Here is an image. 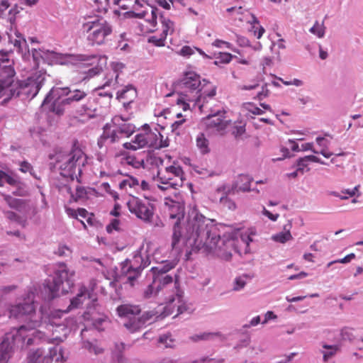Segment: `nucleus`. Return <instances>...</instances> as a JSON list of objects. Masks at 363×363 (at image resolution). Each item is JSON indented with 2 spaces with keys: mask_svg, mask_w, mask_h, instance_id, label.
Wrapping results in <instances>:
<instances>
[{
  "mask_svg": "<svg viewBox=\"0 0 363 363\" xmlns=\"http://www.w3.org/2000/svg\"><path fill=\"white\" fill-rule=\"evenodd\" d=\"M160 19L163 27L162 33L164 35V37H167L169 31L173 32L174 30V22L169 18H166L162 13H160Z\"/></svg>",
  "mask_w": 363,
  "mask_h": 363,
  "instance_id": "c756f323",
  "label": "nucleus"
},
{
  "mask_svg": "<svg viewBox=\"0 0 363 363\" xmlns=\"http://www.w3.org/2000/svg\"><path fill=\"white\" fill-rule=\"evenodd\" d=\"M101 140L111 139L112 143L116 142L119 139L116 130H111V125L106 123L104 127V133L101 136Z\"/></svg>",
  "mask_w": 363,
  "mask_h": 363,
  "instance_id": "a878e982",
  "label": "nucleus"
},
{
  "mask_svg": "<svg viewBox=\"0 0 363 363\" xmlns=\"http://www.w3.org/2000/svg\"><path fill=\"white\" fill-rule=\"evenodd\" d=\"M245 133V125H235L233 127L232 134L236 139L241 138L242 135Z\"/></svg>",
  "mask_w": 363,
  "mask_h": 363,
  "instance_id": "de8ad7c7",
  "label": "nucleus"
},
{
  "mask_svg": "<svg viewBox=\"0 0 363 363\" xmlns=\"http://www.w3.org/2000/svg\"><path fill=\"white\" fill-rule=\"evenodd\" d=\"M136 96L137 90L132 84H128L124 86L122 90L118 91L116 94V99L118 101H121V99L134 101Z\"/></svg>",
  "mask_w": 363,
  "mask_h": 363,
  "instance_id": "5701e85b",
  "label": "nucleus"
},
{
  "mask_svg": "<svg viewBox=\"0 0 363 363\" xmlns=\"http://www.w3.org/2000/svg\"><path fill=\"white\" fill-rule=\"evenodd\" d=\"M176 265L174 261L164 260L159 266L151 269L153 282L157 285V291H160L166 285L172 283L173 278L167 272Z\"/></svg>",
  "mask_w": 363,
  "mask_h": 363,
  "instance_id": "9d476101",
  "label": "nucleus"
},
{
  "mask_svg": "<svg viewBox=\"0 0 363 363\" xmlns=\"http://www.w3.org/2000/svg\"><path fill=\"white\" fill-rule=\"evenodd\" d=\"M87 96L84 91L73 86L53 87L42 103V108L58 116L64 113L65 108L73 102H78Z\"/></svg>",
  "mask_w": 363,
  "mask_h": 363,
  "instance_id": "423d86ee",
  "label": "nucleus"
},
{
  "mask_svg": "<svg viewBox=\"0 0 363 363\" xmlns=\"http://www.w3.org/2000/svg\"><path fill=\"white\" fill-rule=\"evenodd\" d=\"M91 308H87V310L84 312V316L86 319H90L92 321L93 325L99 330H102L101 325L105 321V318L103 317L94 318L91 313Z\"/></svg>",
  "mask_w": 363,
  "mask_h": 363,
  "instance_id": "cd10ccee",
  "label": "nucleus"
},
{
  "mask_svg": "<svg viewBox=\"0 0 363 363\" xmlns=\"http://www.w3.org/2000/svg\"><path fill=\"white\" fill-rule=\"evenodd\" d=\"M15 35L17 38L13 42V46L16 48L18 52H23L27 48V42L23 34L18 31L15 32Z\"/></svg>",
  "mask_w": 363,
  "mask_h": 363,
  "instance_id": "bb28decb",
  "label": "nucleus"
},
{
  "mask_svg": "<svg viewBox=\"0 0 363 363\" xmlns=\"http://www.w3.org/2000/svg\"><path fill=\"white\" fill-rule=\"evenodd\" d=\"M157 285L153 281L148 285L147 288L144 291V297L148 298L153 294L156 295L159 291H157Z\"/></svg>",
  "mask_w": 363,
  "mask_h": 363,
  "instance_id": "49530a36",
  "label": "nucleus"
},
{
  "mask_svg": "<svg viewBox=\"0 0 363 363\" xmlns=\"http://www.w3.org/2000/svg\"><path fill=\"white\" fill-rule=\"evenodd\" d=\"M16 289H17V286L14 285V284L9 285V286H0V294H2V295L9 294L11 293L12 291H15Z\"/></svg>",
  "mask_w": 363,
  "mask_h": 363,
  "instance_id": "680f3d73",
  "label": "nucleus"
},
{
  "mask_svg": "<svg viewBox=\"0 0 363 363\" xmlns=\"http://www.w3.org/2000/svg\"><path fill=\"white\" fill-rule=\"evenodd\" d=\"M57 347H54L50 350V356L44 355L45 352L38 348L35 351H30L27 357L28 363H51L53 356L57 352Z\"/></svg>",
  "mask_w": 363,
  "mask_h": 363,
  "instance_id": "f3484780",
  "label": "nucleus"
},
{
  "mask_svg": "<svg viewBox=\"0 0 363 363\" xmlns=\"http://www.w3.org/2000/svg\"><path fill=\"white\" fill-rule=\"evenodd\" d=\"M5 183L16 187V190L13 191V194L15 196H25L28 194L26 184L22 182L17 175L9 174L3 170H0V186H3Z\"/></svg>",
  "mask_w": 363,
  "mask_h": 363,
  "instance_id": "f8f14e48",
  "label": "nucleus"
},
{
  "mask_svg": "<svg viewBox=\"0 0 363 363\" xmlns=\"http://www.w3.org/2000/svg\"><path fill=\"white\" fill-rule=\"evenodd\" d=\"M249 189L246 186H240L239 181H234L231 186L225 184L218 186L216 191L221 193L222 196H228L229 195H234L240 191L246 192Z\"/></svg>",
  "mask_w": 363,
  "mask_h": 363,
  "instance_id": "412c9836",
  "label": "nucleus"
},
{
  "mask_svg": "<svg viewBox=\"0 0 363 363\" xmlns=\"http://www.w3.org/2000/svg\"><path fill=\"white\" fill-rule=\"evenodd\" d=\"M20 166V171L22 172H29L30 174H33V167L29 162L23 161L21 163Z\"/></svg>",
  "mask_w": 363,
  "mask_h": 363,
  "instance_id": "e2e57ef3",
  "label": "nucleus"
},
{
  "mask_svg": "<svg viewBox=\"0 0 363 363\" xmlns=\"http://www.w3.org/2000/svg\"><path fill=\"white\" fill-rule=\"evenodd\" d=\"M45 52L41 50H32V57L34 62V67L38 68L40 62L44 60V55Z\"/></svg>",
  "mask_w": 363,
  "mask_h": 363,
  "instance_id": "e433bc0d",
  "label": "nucleus"
},
{
  "mask_svg": "<svg viewBox=\"0 0 363 363\" xmlns=\"http://www.w3.org/2000/svg\"><path fill=\"white\" fill-rule=\"evenodd\" d=\"M233 55L228 52H219L218 56L216 57V60L214 61V65H218L219 63L227 64L232 60Z\"/></svg>",
  "mask_w": 363,
  "mask_h": 363,
  "instance_id": "79ce46f5",
  "label": "nucleus"
},
{
  "mask_svg": "<svg viewBox=\"0 0 363 363\" xmlns=\"http://www.w3.org/2000/svg\"><path fill=\"white\" fill-rule=\"evenodd\" d=\"M83 28L88 33L87 40L92 45H104L111 40L113 26L104 18L95 17L83 24Z\"/></svg>",
  "mask_w": 363,
  "mask_h": 363,
  "instance_id": "6e6552de",
  "label": "nucleus"
},
{
  "mask_svg": "<svg viewBox=\"0 0 363 363\" xmlns=\"http://www.w3.org/2000/svg\"><path fill=\"white\" fill-rule=\"evenodd\" d=\"M247 106V110L255 115H262L264 113V111L261 108L256 106L252 103H249Z\"/></svg>",
  "mask_w": 363,
  "mask_h": 363,
  "instance_id": "0e129e2a",
  "label": "nucleus"
},
{
  "mask_svg": "<svg viewBox=\"0 0 363 363\" xmlns=\"http://www.w3.org/2000/svg\"><path fill=\"white\" fill-rule=\"evenodd\" d=\"M5 217L13 222L18 223L21 225L23 228L26 227L28 222L27 218L24 216H20L11 211H7L4 212Z\"/></svg>",
  "mask_w": 363,
  "mask_h": 363,
  "instance_id": "393cba45",
  "label": "nucleus"
},
{
  "mask_svg": "<svg viewBox=\"0 0 363 363\" xmlns=\"http://www.w3.org/2000/svg\"><path fill=\"white\" fill-rule=\"evenodd\" d=\"M133 143L137 145V147L143 148L148 145L149 140L146 133H140L135 136L134 139L133 140Z\"/></svg>",
  "mask_w": 363,
  "mask_h": 363,
  "instance_id": "f704fd0d",
  "label": "nucleus"
},
{
  "mask_svg": "<svg viewBox=\"0 0 363 363\" xmlns=\"http://www.w3.org/2000/svg\"><path fill=\"white\" fill-rule=\"evenodd\" d=\"M208 121V127L216 128L218 130H223L227 126V121L223 118V116L220 115L219 112L213 115H209Z\"/></svg>",
  "mask_w": 363,
  "mask_h": 363,
  "instance_id": "b1692460",
  "label": "nucleus"
},
{
  "mask_svg": "<svg viewBox=\"0 0 363 363\" xmlns=\"http://www.w3.org/2000/svg\"><path fill=\"white\" fill-rule=\"evenodd\" d=\"M82 347L87 350L90 353H94L96 355L101 354L104 352L101 347H99L98 345L88 340L83 342Z\"/></svg>",
  "mask_w": 363,
  "mask_h": 363,
  "instance_id": "473e14b6",
  "label": "nucleus"
},
{
  "mask_svg": "<svg viewBox=\"0 0 363 363\" xmlns=\"http://www.w3.org/2000/svg\"><path fill=\"white\" fill-rule=\"evenodd\" d=\"M33 297L34 294L29 293L27 299H24L23 302L11 306L10 308L9 313L11 316L16 318H22L26 316V320L27 321L26 325H22L18 328H13L11 329L19 330V335L22 337L19 341L13 340V339L9 341V343L11 344V354L14 347L23 348L25 345L28 347L38 344L43 335L37 330L28 333L35 328L40 327L42 324L40 315L35 313Z\"/></svg>",
  "mask_w": 363,
  "mask_h": 363,
  "instance_id": "7ed1b4c3",
  "label": "nucleus"
},
{
  "mask_svg": "<svg viewBox=\"0 0 363 363\" xmlns=\"http://www.w3.org/2000/svg\"><path fill=\"white\" fill-rule=\"evenodd\" d=\"M180 55L189 57L194 53V50L189 46L185 45L180 50Z\"/></svg>",
  "mask_w": 363,
  "mask_h": 363,
  "instance_id": "69168bd1",
  "label": "nucleus"
},
{
  "mask_svg": "<svg viewBox=\"0 0 363 363\" xmlns=\"http://www.w3.org/2000/svg\"><path fill=\"white\" fill-rule=\"evenodd\" d=\"M150 262L147 256L144 259L141 255V250H137L131 259H126L122 266V271L125 272L126 267L131 269L143 270L150 264Z\"/></svg>",
  "mask_w": 363,
  "mask_h": 363,
  "instance_id": "dca6fc26",
  "label": "nucleus"
},
{
  "mask_svg": "<svg viewBox=\"0 0 363 363\" xmlns=\"http://www.w3.org/2000/svg\"><path fill=\"white\" fill-rule=\"evenodd\" d=\"M130 212L145 223H150L155 214V206L152 203L133 196L127 203Z\"/></svg>",
  "mask_w": 363,
  "mask_h": 363,
  "instance_id": "1a4fd4ad",
  "label": "nucleus"
},
{
  "mask_svg": "<svg viewBox=\"0 0 363 363\" xmlns=\"http://www.w3.org/2000/svg\"><path fill=\"white\" fill-rule=\"evenodd\" d=\"M219 202L229 210L234 211L236 208L235 203L228 196H221L219 199Z\"/></svg>",
  "mask_w": 363,
  "mask_h": 363,
  "instance_id": "a19ab883",
  "label": "nucleus"
},
{
  "mask_svg": "<svg viewBox=\"0 0 363 363\" xmlns=\"http://www.w3.org/2000/svg\"><path fill=\"white\" fill-rule=\"evenodd\" d=\"M128 121V118H123V116H116L111 120L114 125L116 126L117 134H121L125 137L130 136L136 130V127L133 123H121L126 122Z\"/></svg>",
  "mask_w": 363,
  "mask_h": 363,
  "instance_id": "a211bd4d",
  "label": "nucleus"
},
{
  "mask_svg": "<svg viewBox=\"0 0 363 363\" xmlns=\"http://www.w3.org/2000/svg\"><path fill=\"white\" fill-rule=\"evenodd\" d=\"M247 278H250V276L246 274H242V276H240L238 277H236L234 281L233 290L238 291L242 289L246 285Z\"/></svg>",
  "mask_w": 363,
  "mask_h": 363,
  "instance_id": "4c0bfd02",
  "label": "nucleus"
},
{
  "mask_svg": "<svg viewBox=\"0 0 363 363\" xmlns=\"http://www.w3.org/2000/svg\"><path fill=\"white\" fill-rule=\"evenodd\" d=\"M119 225H120V220L118 219H116V218L112 219L111 223L106 226L107 233H111L113 230L119 231L120 230Z\"/></svg>",
  "mask_w": 363,
  "mask_h": 363,
  "instance_id": "3c124183",
  "label": "nucleus"
},
{
  "mask_svg": "<svg viewBox=\"0 0 363 363\" xmlns=\"http://www.w3.org/2000/svg\"><path fill=\"white\" fill-rule=\"evenodd\" d=\"M166 37L162 33L160 38H157V36H151L149 38V42L153 43L156 46H164V40Z\"/></svg>",
  "mask_w": 363,
  "mask_h": 363,
  "instance_id": "603ef678",
  "label": "nucleus"
},
{
  "mask_svg": "<svg viewBox=\"0 0 363 363\" xmlns=\"http://www.w3.org/2000/svg\"><path fill=\"white\" fill-rule=\"evenodd\" d=\"M149 140L148 145L150 147H155L157 143V135L156 133L151 131L150 133H146Z\"/></svg>",
  "mask_w": 363,
  "mask_h": 363,
  "instance_id": "4d7b16f0",
  "label": "nucleus"
},
{
  "mask_svg": "<svg viewBox=\"0 0 363 363\" xmlns=\"http://www.w3.org/2000/svg\"><path fill=\"white\" fill-rule=\"evenodd\" d=\"M159 342L164 345L166 347H172L173 340L171 338V335L169 333L164 334L160 336Z\"/></svg>",
  "mask_w": 363,
  "mask_h": 363,
  "instance_id": "09e8293b",
  "label": "nucleus"
},
{
  "mask_svg": "<svg viewBox=\"0 0 363 363\" xmlns=\"http://www.w3.org/2000/svg\"><path fill=\"white\" fill-rule=\"evenodd\" d=\"M237 42L242 47L250 46V40L245 36L237 35Z\"/></svg>",
  "mask_w": 363,
  "mask_h": 363,
  "instance_id": "774afa93",
  "label": "nucleus"
},
{
  "mask_svg": "<svg viewBox=\"0 0 363 363\" xmlns=\"http://www.w3.org/2000/svg\"><path fill=\"white\" fill-rule=\"evenodd\" d=\"M200 78V76L195 72H186L179 82L178 86L181 89H186L190 91H196L198 94L201 91V89H200L201 84Z\"/></svg>",
  "mask_w": 363,
  "mask_h": 363,
  "instance_id": "2eb2a0df",
  "label": "nucleus"
},
{
  "mask_svg": "<svg viewBox=\"0 0 363 363\" xmlns=\"http://www.w3.org/2000/svg\"><path fill=\"white\" fill-rule=\"evenodd\" d=\"M90 298V294L86 287L84 286H80L77 296L71 299L70 305L69 306L68 309L71 310L73 308H79L86 298Z\"/></svg>",
  "mask_w": 363,
  "mask_h": 363,
  "instance_id": "4be33fe9",
  "label": "nucleus"
},
{
  "mask_svg": "<svg viewBox=\"0 0 363 363\" xmlns=\"http://www.w3.org/2000/svg\"><path fill=\"white\" fill-rule=\"evenodd\" d=\"M252 178L247 174H240L235 181H239L240 186H246L249 190L247 192L251 191L250 183L252 181Z\"/></svg>",
  "mask_w": 363,
  "mask_h": 363,
  "instance_id": "37998d69",
  "label": "nucleus"
},
{
  "mask_svg": "<svg viewBox=\"0 0 363 363\" xmlns=\"http://www.w3.org/2000/svg\"><path fill=\"white\" fill-rule=\"evenodd\" d=\"M310 32L316 35L318 38H323L325 34V27L323 23L320 26L318 21H315V25L310 28Z\"/></svg>",
  "mask_w": 363,
  "mask_h": 363,
  "instance_id": "c03bdc74",
  "label": "nucleus"
},
{
  "mask_svg": "<svg viewBox=\"0 0 363 363\" xmlns=\"http://www.w3.org/2000/svg\"><path fill=\"white\" fill-rule=\"evenodd\" d=\"M125 347L126 345L123 342L115 343L113 354L116 357L118 363H123L122 353L125 350Z\"/></svg>",
  "mask_w": 363,
  "mask_h": 363,
  "instance_id": "7c9ffc66",
  "label": "nucleus"
},
{
  "mask_svg": "<svg viewBox=\"0 0 363 363\" xmlns=\"http://www.w3.org/2000/svg\"><path fill=\"white\" fill-rule=\"evenodd\" d=\"M71 250L66 245H60L55 252V254L60 257H67L70 255Z\"/></svg>",
  "mask_w": 363,
  "mask_h": 363,
  "instance_id": "864d4df0",
  "label": "nucleus"
},
{
  "mask_svg": "<svg viewBox=\"0 0 363 363\" xmlns=\"http://www.w3.org/2000/svg\"><path fill=\"white\" fill-rule=\"evenodd\" d=\"M75 272L69 269L65 263H60L54 271L52 279L45 280L40 294L43 299L50 301L71 291L74 285Z\"/></svg>",
  "mask_w": 363,
  "mask_h": 363,
  "instance_id": "20e7f679",
  "label": "nucleus"
},
{
  "mask_svg": "<svg viewBox=\"0 0 363 363\" xmlns=\"http://www.w3.org/2000/svg\"><path fill=\"white\" fill-rule=\"evenodd\" d=\"M354 258H355L354 253H350L342 259H336V260L330 262L327 264V267H330V266H332L333 264H335V263H342V264L349 263Z\"/></svg>",
  "mask_w": 363,
  "mask_h": 363,
  "instance_id": "a18cd8bd",
  "label": "nucleus"
},
{
  "mask_svg": "<svg viewBox=\"0 0 363 363\" xmlns=\"http://www.w3.org/2000/svg\"><path fill=\"white\" fill-rule=\"evenodd\" d=\"M141 309L139 306L122 304L116 308L118 316L127 318L124 327L131 333H137L150 324L156 315L153 311L144 312L140 315Z\"/></svg>",
  "mask_w": 363,
  "mask_h": 363,
  "instance_id": "0eeeda50",
  "label": "nucleus"
},
{
  "mask_svg": "<svg viewBox=\"0 0 363 363\" xmlns=\"http://www.w3.org/2000/svg\"><path fill=\"white\" fill-rule=\"evenodd\" d=\"M272 238L275 242L285 243L293 238L290 232H281L272 235Z\"/></svg>",
  "mask_w": 363,
  "mask_h": 363,
  "instance_id": "c9c22d12",
  "label": "nucleus"
},
{
  "mask_svg": "<svg viewBox=\"0 0 363 363\" xmlns=\"http://www.w3.org/2000/svg\"><path fill=\"white\" fill-rule=\"evenodd\" d=\"M19 330H11L6 333L1 339H0V362L6 363L11 357V344L10 340L13 339L16 341L21 340Z\"/></svg>",
  "mask_w": 363,
  "mask_h": 363,
  "instance_id": "ddd939ff",
  "label": "nucleus"
},
{
  "mask_svg": "<svg viewBox=\"0 0 363 363\" xmlns=\"http://www.w3.org/2000/svg\"><path fill=\"white\" fill-rule=\"evenodd\" d=\"M220 336V333H204L201 335H197L196 338L198 340H211L213 339L215 337Z\"/></svg>",
  "mask_w": 363,
  "mask_h": 363,
  "instance_id": "13d9d810",
  "label": "nucleus"
},
{
  "mask_svg": "<svg viewBox=\"0 0 363 363\" xmlns=\"http://www.w3.org/2000/svg\"><path fill=\"white\" fill-rule=\"evenodd\" d=\"M167 172H171L177 177H180L183 174V170L181 167H175L171 165L166 168Z\"/></svg>",
  "mask_w": 363,
  "mask_h": 363,
  "instance_id": "052dcab7",
  "label": "nucleus"
},
{
  "mask_svg": "<svg viewBox=\"0 0 363 363\" xmlns=\"http://www.w3.org/2000/svg\"><path fill=\"white\" fill-rule=\"evenodd\" d=\"M352 330L351 328L344 327L340 332L342 340L352 342L355 339Z\"/></svg>",
  "mask_w": 363,
  "mask_h": 363,
  "instance_id": "ea45409f",
  "label": "nucleus"
},
{
  "mask_svg": "<svg viewBox=\"0 0 363 363\" xmlns=\"http://www.w3.org/2000/svg\"><path fill=\"white\" fill-rule=\"evenodd\" d=\"M53 58L60 65H75L77 62L85 61L86 56L83 55L62 54L55 52H51Z\"/></svg>",
  "mask_w": 363,
  "mask_h": 363,
  "instance_id": "aec40b11",
  "label": "nucleus"
},
{
  "mask_svg": "<svg viewBox=\"0 0 363 363\" xmlns=\"http://www.w3.org/2000/svg\"><path fill=\"white\" fill-rule=\"evenodd\" d=\"M102 71V68L101 67H99L98 66H96L94 67H92L91 69H89L87 72H86V74H87V77H93L97 74H99Z\"/></svg>",
  "mask_w": 363,
  "mask_h": 363,
  "instance_id": "338daca9",
  "label": "nucleus"
},
{
  "mask_svg": "<svg viewBox=\"0 0 363 363\" xmlns=\"http://www.w3.org/2000/svg\"><path fill=\"white\" fill-rule=\"evenodd\" d=\"M3 196L4 200L11 208L15 209L21 213H26L30 209L28 200L16 199L7 194H4Z\"/></svg>",
  "mask_w": 363,
  "mask_h": 363,
  "instance_id": "6ab92c4d",
  "label": "nucleus"
},
{
  "mask_svg": "<svg viewBox=\"0 0 363 363\" xmlns=\"http://www.w3.org/2000/svg\"><path fill=\"white\" fill-rule=\"evenodd\" d=\"M269 93V90L267 89V84L266 83L262 86V91L257 94L256 99H257L259 101H262L264 98L268 96Z\"/></svg>",
  "mask_w": 363,
  "mask_h": 363,
  "instance_id": "bf43d9fd",
  "label": "nucleus"
},
{
  "mask_svg": "<svg viewBox=\"0 0 363 363\" xmlns=\"http://www.w3.org/2000/svg\"><path fill=\"white\" fill-rule=\"evenodd\" d=\"M184 204L179 202H173L169 208V219L176 220L173 225L172 250L180 251L179 242L182 240L184 245L189 249L186 250L187 255L200 250L209 253L218 250L224 251L228 259L232 255L228 250L234 245L238 236L247 245L252 241L249 235L242 236L238 229L232 230L229 227L221 236V231L226 226L215 224L213 220L206 218L195 208L189 212L183 228L181 220L184 219Z\"/></svg>",
  "mask_w": 363,
  "mask_h": 363,
  "instance_id": "f257e3e1",
  "label": "nucleus"
},
{
  "mask_svg": "<svg viewBox=\"0 0 363 363\" xmlns=\"http://www.w3.org/2000/svg\"><path fill=\"white\" fill-rule=\"evenodd\" d=\"M82 347L87 350L90 353H94L96 355L101 354L104 352L101 347H99L98 345L88 340L83 342Z\"/></svg>",
  "mask_w": 363,
  "mask_h": 363,
  "instance_id": "72a5a7b5",
  "label": "nucleus"
},
{
  "mask_svg": "<svg viewBox=\"0 0 363 363\" xmlns=\"http://www.w3.org/2000/svg\"><path fill=\"white\" fill-rule=\"evenodd\" d=\"M150 10L151 18H147V21H149L153 27H155L157 24L158 9L156 7L151 6Z\"/></svg>",
  "mask_w": 363,
  "mask_h": 363,
  "instance_id": "6e6d98bb",
  "label": "nucleus"
},
{
  "mask_svg": "<svg viewBox=\"0 0 363 363\" xmlns=\"http://www.w3.org/2000/svg\"><path fill=\"white\" fill-rule=\"evenodd\" d=\"M123 67V63H116L113 67V72L106 76L104 84L96 89L98 96L108 97L109 99L113 98L112 91L116 89L119 86L118 70Z\"/></svg>",
  "mask_w": 363,
  "mask_h": 363,
  "instance_id": "9b49d317",
  "label": "nucleus"
},
{
  "mask_svg": "<svg viewBox=\"0 0 363 363\" xmlns=\"http://www.w3.org/2000/svg\"><path fill=\"white\" fill-rule=\"evenodd\" d=\"M23 10V7L15 4L14 6L9 11V21L13 23L16 20V16Z\"/></svg>",
  "mask_w": 363,
  "mask_h": 363,
  "instance_id": "8fccbe9b",
  "label": "nucleus"
},
{
  "mask_svg": "<svg viewBox=\"0 0 363 363\" xmlns=\"http://www.w3.org/2000/svg\"><path fill=\"white\" fill-rule=\"evenodd\" d=\"M208 145V141L204 137V135L203 133L199 134L196 138V145L203 154H206L209 152Z\"/></svg>",
  "mask_w": 363,
  "mask_h": 363,
  "instance_id": "2f4dec72",
  "label": "nucleus"
},
{
  "mask_svg": "<svg viewBox=\"0 0 363 363\" xmlns=\"http://www.w3.org/2000/svg\"><path fill=\"white\" fill-rule=\"evenodd\" d=\"M308 163V162H307L305 157H300L298 160H297L296 166L297 167L298 171H300V173L303 174L304 169L305 167H307Z\"/></svg>",
  "mask_w": 363,
  "mask_h": 363,
  "instance_id": "5fc2aeb1",
  "label": "nucleus"
},
{
  "mask_svg": "<svg viewBox=\"0 0 363 363\" xmlns=\"http://www.w3.org/2000/svg\"><path fill=\"white\" fill-rule=\"evenodd\" d=\"M123 272L127 274L128 282L130 284L131 286H133L134 281L140 275L141 270L131 269H129V267H126L125 269V272Z\"/></svg>",
  "mask_w": 363,
  "mask_h": 363,
  "instance_id": "58836bf2",
  "label": "nucleus"
},
{
  "mask_svg": "<svg viewBox=\"0 0 363 363\" xmlns=\"http://www.w3.org/2000/svg\"><path fill=\"white\" fill-rule=\"evenodd\" d=\"M48 324L52 328L50 329L52 333L53 339L57 342H62L69 331L67 325L61 320L60 318L55 315H50L48 318Z\"/></svg>",
  "mask_w": 363,
  "mask_h": 363,
  "instance_id": "4468645a",
  "label": "nucleus"
},
{
  "mask_svg": "<svg viewBox=\"0 0 363 363\" xmlns=\"http://www.w3.org/2000/svg\"><path fill=\"white\" fill-rule=\"evenodd\" d=\"M50 160H55L56 163L60 164L59 169L60 175L64 178H68L71 181L77 179L81 183L82 167L86 163L83 151L73 145L69 152H63L61 150H56L55 154L49 155Z\"/></svg>",
  "mask_w": 363,
  "mask_h": 363,
  "instance_id": "39448f33",
  "label": "nucleus"
},
{
  "mask_svg": "<svg viewBox=\"0 0 363 363\" xmlns=\"http://www.w3.org/2000/svg\"><path fill=\"white\" fill-rule=\"evenodd\" d=\"M11 51L0 50V98L4 97L3 104L13 98L25 100L34 98L41 89L44 78L41 76H31L19 79L13 66V62L7 56Z\"/></svg>",
  "mask_w": 363,
  "mask_h": 363,
  "instance_id": "f03ea898",
  "label": "nucleus"
},
{
  "mask_svg": "<svg viewBox=\"0 0 363 363\" xmlns=\"http://www.w3.org/2000/svg\"><path fill=\"white\" fill-rule=\"evenodd\" d=\"M324 349L328 350L326 352H322L323 353V359L324 362H327L331 357H333L337 353L338 350V346L337 345H330L324 344L323 345Z\"/></svg>",
  "mask_w": 363,
  "mask_h": 363,
  "instance_id": "c85d7f7f",
  "label": "nucleus"
}]
</instances>
